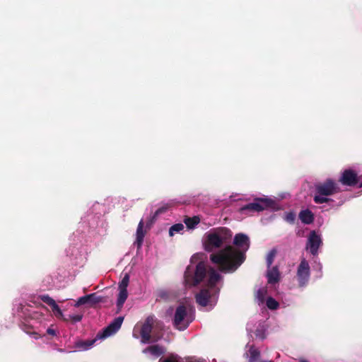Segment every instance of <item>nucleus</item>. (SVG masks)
I'll use <instances>...</instances> for the list:
<instances>
[{
  "instance_id": "f257e3e1",
  "label": "nucleus",
  "mask_w": 362,
  "mask_h": 362,
  "mask_svg": "<svg viewBox=\"0 0 362 362\" xmlns=\"http://www.w3.org/2000/svg\"><path fill=\"white\" fill-rule=\"evenodd\" d=\"M199 254L194 255L184 276L187 286L201 285L203 288L195 295L197 305L204 310H211L216 305L222 284V276L218 272L199 260Z\"/></svg>"
},
{
  "instance_id": "f03ea898",
  "label": "nucleus",
  "mask_w": 362,
  "mask_h": 362,
  "mask_svg": "<svg viewBox=\"0 0 362 362\" xmlns=\"http://www.w3.org/2000/svg\"><path fill=\"white\" fill-rule=\"evenodd\" d=\"M232 238L231 231L226 228H217L206 232L202 237L204 249L210 252V260L219 272L228 274L235 272V267L228 264L231 250L228 243Z\"/></svg>"
},
{
  "instance_id": "7ed1b4c3",
  "label": "nucleus",
  "mask_w": 362,
  "mask_h": 362,
  "mask_svg": "<svg viewBox=\"0 0 362 362\" xmlns=\"http://www.w3.org/2000/svg\"><path fill=\"white\" fill-rule=\"evenodd\" d=\"M47 309L40 305L36 307L31 305H23L21 307L18 315L25 318L30 323V326L35 330L32 334L35 339L42 337L47 334L51 337H57L59 334V329L54 325L47 326L48 315Z\"/></svg>"
},
{
  "instance_id": "20e7f679",
  "label": "nucleus",
  "mask_w": 362,
  "mask_h": 362,
  "mask_svg": "<svg viewBox=\"0 0 362 362\" xmlns=\"http://www.w3.org/2000/svg\"><path fill=\"white\" fill-rule=\"evenodd\" d=\"M233 244L234 246L228 245L232 255L228 258V264L236 267V271L245 259V252L250 247L249 237L244 233L236 234L234 237Z\"/></svg>"
},
{
  "instance_id": "39448f33",
  "label": "nucleus",
  "mask_w": 362,
  "mask_h": 362,
  "mask_svg": "<svg viewBox=\"0 0 362 362\" xmlns=\"http://www.w3.org/2000/svg\"><path fill=\"white\" fill-rule=\"evenodd\" d=\"M341 192L338 182L331 178H328L323 182H319L315 185V194L313 201L315 204L328 203L332 199L330 196Z\"/></svg>"
},
{
  "instance_id": "423d86ee",
  "label": "nucleus",
  "mask_w": 362,
  "mask_h": 362,
  "mask_svg": "<svg viewBox=\"0 0 362 362\" xmlns=\"http://www.w3.org/2000/svg\"><path fill=\"white\" fill-rule=\"evenodd\" d=\"M124 320V317L119 316L114 319V320L106 327L103 332H99L96 338L88 341H78L75 344V347L78 351H86L90 349L97 339H104L115 334L121 327Z\"/></svg>"
},
{
  "instance_id": "0eeeda50",
  "label": "nucleus",
  "mask_w": 362,
  "mask_h": 362,
  "mask_svg": "<svg viewBox=\"0 0 362 362\" xmlns=\"http://www.w3.org/2000/svg\"><path fill=\"white\" fill-rule=\"evenodd\" d=\"M194 320V310L190 305H179L175 312L174 326L180 331L186 329Z\"/></svg>"
},
{
  "instance_id": "6e6552de",
  "label": "nucleus",
  "mask_w": 362,
  "mask_h": 362,
  "mask_svg": "<svg viewBox=\"0 0 362 362\" xmlns=\"http://www.w3.org/2000/svg\"><path fill=\"white\" fill-rule=\"evenodd\" d=\"M156 322L154 316H148L143 323H137L134 329L132 335L135 339H141L142 344H148L151 341L152 328Z\"/></svg>"
},
{
  "instance_id": "1a4fd4ad",
  "label": "nucleus",
  "mask_w": 362,
  "mask_h": 362,
  "mask_svg": "<svg viewBox=\"0 0 362 362\" xmlns=\"http://www.w3.org/2000/svg\"><path fill=\"white\" fill-rule=\"evenodd\" d=\"M274 201L268 197L257 198L252 203L244 205L240 211L245 215L251 216L255 212H259L268 207L272 206Z\"/></svg>"
},
{
  "instance_id": "9d476101",
  "label": "nucleus",
  "mask_w": 362,
  "mask_h": 362,
  "mask_svg": "<svg viewBox=\"0 0 362 362\" xmlns=\"http://www.w3.org/2000/svg\"><path fill=\"white\" fill-rule=\"evenodd\" d=\"M322 244L323 243L321 234L315 230H312L308 235L305 250L313 257H316L318 255L320 249L322 246Z\"/></svg>"
},
{
  "instance_id": "9b49d317",
  "label": "nucleus",
  "mask_w": 362,
  "mask_h": 362,
  "mask_svg": "<svg viewBox=\"0 0 362 362\" xmlns=\"http://www.w3.org/2000/svg\"><path fill=\"white\" fill-rule=\"evenodd\" d=\"M296 277L299 287L304 288L308 285L310 277V267L308 261L305 258L301 259L297 267Z\"/></svg>"
},
{
  "instance_id": "f8f14e48",
  "label": "nucleus",
  "mask_w": 362,
  "mask_h": 362,
  "mask_svg": "<svg viewBox=\"0 0 362 362\" xmlns=\"http://www.w3.org/2000/svg\"><path fill=\"white\" fill-rule=\"evenodd\" d=\"M129 281V276L125 274L122 281L119 284V293L117 299V312H119L128 297L127 286Z\"/></svg>"
},
{
  "instance_id": "ddd939ff",
  "label": "nucleus",
  "mask_w": 362,
  "mask_h": 362,
  "mask_svg": "<svg viewBox=\"0 0 362 362\" xmlns=\"http://www.w3.org/2000/svg\"><path fill=\"white\" fill-rule=\"evenodd\" d=\"M340 182L346 186H354L358 183V177L352 170H345L339 179Z\"/></svg>"
},
{
  "instance_id": "4468645a",
  "label": "nucleus",
  "mask_w": 362,
  "mask_h": 362,
  "mask_svg": "<svg viewBox=\"0 0 362 362\" xmlns=\"http://www.w3.org/2000/svg\"><path fill=\"white\" fill-rule=\"evenodd\" d=\"M165 351V348L158 344L149 346L142 351L144 354H145L148 358L152 359L158 358L163 355Z\"/></svg>"
},
{
  "instance_id": "2eb2a0df",
  "label": "nucleus",
  "mask_w": 362,
  "mask_h": 362,
  "mask_svg": "<svg viewBox=\"0 0 362 362\" xmlns=\"http://www.w3.org/2000/svg\"><path fill=\"white\" fill-rule=\"evenodd\" d=\"M41 300L51 306L52 311L57 317L60 318L63 320H67V319L64 317L62 310L58 306L55 300L49 297L48 295H43L40 296Z\"/></svg>"
},
{
  "instance_id": "dca6fc26",
  "label": "nucleus",
  "mask_w": 362,
  "mask_h": 362,
  "mask_svg": "<svg viewBox=\"0 0 362 362\" xmlns=\"http://www.w3.org/2000/svg\"><path fill=\"white\" fill-rule=\"evenodd\" d=\"M100 301V298L95 294L91 293L88 295L83 296L79 298L76 302L74 306L79 307L82 305H93Z\"/></svg>"
},
{
  "instance_id": "f3484780",
  "label": "nucleus",
  "mask_w": 362,
  "mask_h": 362,
  "mask_svg": "<svg viewBox=\"0 0 362 362\" xmlns=\"http://www.w3.org/2000/svg\"><path fill=\"white\" fill-rule=\"evenodd\" d=\"M248 349L245 353L248 362H259L260 351L253 345H247Z\"/></svg>"
},
{
  "instance_id": "a211bd4d",
  "label": "nucleus",
  "mask_w": 362,
  "mask_h": 362,
  "mask_svg": "<svg viewBox=\"0 0 362 362\" xmlns=\"http://www.w3.org/2000/svg\"><path fill=\"white\" fill-rule=\"evenodd\" d=\"M247 330L250 332H254L257 338L263 340L266 338L267 327L264 323H259L257 329L254 331L250 323L247 325Z\"/></svg>"
},
{
  "instance_id": "6ab92c4d",
  "label": "nucleus",
  "mask_w": 362,
  "mask_h": 362,
  "mask_svg": "<svg viewBox=\"0 0 362 362\" xmlns=\"http://www.w3.org/2000/svg\"><path fill=\"white\" fill-rule=\"evenodd\" d=\"M267 278L268 283L275 284L279 282L280 279V273L277 267H269L267 272Z\"/></svg>"
},
{
  "instance_id": "aec40b11",
  "label": "nucleus",
  "mask_w": 362,
  "mask_h": 362,
  "mask_svg": "<svg viewBox=\"0 0 362 362\" xmlns=\"http://www.w3.org/2000/svg\"><path fill=\"white\" fill-rule=\"evenodd\" d=\"M145 234H146V231L144 230V223H143V221L141 220V221H140V222L138 225L136 232L135 244L137 245L138 247H141V246L142 245Z\"/></svg>"
},
{
  "instance_id": "412c9836",
  "label": "nucleus",
  "mask_w": 362,
  "mask_h": 362,
  "mask_svg": "<svg viewBox=\"0 0 362 362\" xmlns=\"http://www.w3.org/2000/svg\"><path fill=\"white\" fill-rule=\"evenodd\" d=\"M299 218L303 223L310 224L313 223L314 220V216L311 211L309 209H305L300 212Z\"/></svg>"
},
{
  "instance_id": "4be33fe9",
  "label": "nucleus",
  "mask_w": 362,
  "mask_h": 362,
  "mask_svg": "<svg viewBox=\"0 0 362 362\" xmlns=\"http://www.w3.org/2000/svg\"><path fill=\"white\" fill-rule=\"evenodd\" d=\"M256 300L259 305L264 303L265 300L267 298V286H262L259 288L256 292Z\"/></svg>"
},
{
  "instance_id": "5701e85b",
  "label": "nucleus",
  "mask_w": 362,
  "mask_h": 362,
  "mask_svg": "<svg viewBox=\"0 0 362 362\" xmlns=\"http://www.w3.org/2000/svg\"><path fill=\"white\" fill-rule=\"evenodd\" d=\"M185 229L182 223H176L173 225L169 229V235L173 236L176 233H182Z\"/></svg>"
},
{
  "instance_id": "b1692460",
  "label": "nucleus",
  "mask_w": 362,
  "mask_h": 362,
  "mask_svg": "<svg viewBox=\"0 0 362 362\" xmlns=\"http://www.w3.org/2000/svg\"><path fill=\"white\" fill-rule=\"evenodd\" d=\"M200 222V219L198 216H194L192 218H187L185 219V223L187 227L189 229L194 228Z\"/></svg>"
},
{
  "instance_id": "393cba45",
  "label": "nucleus",
  "mask_w": 362,
  "mask_h": 362,
  "mask_svg": "<svg viewBox=\"0 0 362 362\" xmlns=\"http://www.w3.org/2000/svg\"><path fill=\"white\" fill-rule=\"evenodd\" d=\"M264 303L267 307L270 310H276L279 306V303L272 297H267Z\"/></svg>"
},
{
  "instance_id": "a878e982",
  "label": "nucleus",
  "mask_w": 362,
  "mask_h": 362,
  "mask_svg": "<svg viewBox=\"0 0 362 362\" xmlns=\"http://www.w3.org/2000/svg\"><path fill=\"white\" fill-rule=\"evenodd\" d=\"M87 221L89 224V226L93 228H96L99 223L103 224L102 220H99V217L95 218V217H91V218H88Z\"/></svg>"
},
{
  "instance_id": "bb28decb",
  "label": "nucleus",
  "mask_w": 362,
  "mask_h": 362,
  "mask_svg": "<svg viewBox=\"0 0 362 362\" xmlns=\"http://www.w3.org/2000/svg\"><path fill=\"white\" fill-rule=\"evenodd\" d=\"M276 250H272L268 254H267V267L269 268L271 267L272 263H273V261H274V259L276 256Z\"/></svg>"
},
{
  "instance_id": "cd10ccee",
  "label": "nucleus",
  "mask_w": 362,
  "mask_h": 362,
  "mask_svg": "<svg viewBox=\"0 0 362 362\" xmlns=\"http://www.w3.org/2000/svg\"><path fill=\"white\" fill-rule=\"evenodd\" d=\"M64 317L67 319V320H66V322L69 320H71L74 322H80L83 317L81 315H69L67 317L64 315Z\"/></svg>"
},
{
  "instance_id": "c85d7f7f",
  "label": "nucleus",
  "mask_w": 362,
  "mask_h": 362,
  "mask_svg": "<svg viewBox=\"0 0 362 362\" xmlns=\"http://www.w3.org/2000/svg\"><path fill=\"white\" fill-rule=\"evenodd\" d=\"M296 219V214L293 212H288L285 214L284 220L288 223H293Z\"/></svg>"
},
{
  "instance_id": "c756f323",
  "label": "nucleus",
  "mask_w": 362,
  "mask_h": 362,
  "mask_svg": "<svg viewBox=\"0 0 362 362\" xmlns=\"http://www.w3.org/2000/svg\"><path fill=\"white\" fill-rule=\"evenodd\" d=\"M159 362H178V356L177 355H171L165 358H160Z\"/></svg>"
},
{
  "instance_id": "7c9ffc66",
  "label": "nucleus",
  "mask_w": 362,
  "mask_h": 362,
  "mask_svg": "<svg viewBox=\"0 0 362 362\" xmlns=\"http://www.w3.org/2000/svg\"><path fill=\"white\" fill-rule=\"evenodd\" d=\"M168 206H162V207H160L159 209H158L156 212H155V214H154V216H158V215H160V214L165 212L167 209H168Z\"/></svg>"
},
{
  "instance_id": "2f4dec72",
  "label": "nucleus",
  "mask_w": 362,
  "mask_h": 362,
  "mask_svg": "<svg viewBox=\"0 0 362 362\" xmlns=\"http://www.w3.org/2000/svg\"><path fill=\"white\" fill-rule=\"evenodd\" d=\"M186 362H204V360H202V359H190V360H188Z\"/></svg>"
},
{
  "instance_id": "473e14b6",
  "label": "nucleus",
  "mask_w": 362,
  "mask_h": 362,
  "mask_svg": "<svg viewBox=\"0 0 362 362\" xmlns=\"http://www.w3.org/2000/svg\"><path fill=\"white\" fill-rule=\"evenodd\" d=\"M159 296H160V297H161V298H164V297H165V296H166V293H165V291H160L159 292Z\"/></svg>"
},
{
  "instance_id": "72a5a7b5",
  "label": "nucleus",
  "mask_w": 362,
  "mask_h": 362,
  "mask_svg": "<svg viewBox=\"0 0 362 362\" xmlns=\"http://www.w3.org/2000/svg\"><path fill=\"white\" fill-rule=\"evenodd\" d=\"M298 362H310V361L305 358H300L298 359Z\"/></svg>"
},
{
  "instance_id": "f704fd0d",
  "label": "nucleus",
  "mask_w": 362,
  "mask_h": 362,
  "mask_svg": "<svg viewBox=\"0 0 362 362\" xmlns=\"http://www.w3.org/2000/svg\"><path fill=\"white\" fill-rule=\"evenodd\" d=\"M359 187H362V182L359 183Z\"/></svg>"
},
{
  "instance_id": "c9c22d12",
  "label": "nucleus",
  "mask_w": 362,
  "mask_h": 362,
  "mask_svg": "<svg viewBox=\"0 0 362 362\" xmlns=\"http://www.w3.org/2000/svg\"><path fill=\"white\" fill-rule=\"evenodd\" d=\"M262 362H272V361H262Z\"/></svg>"
}]
</instances>
